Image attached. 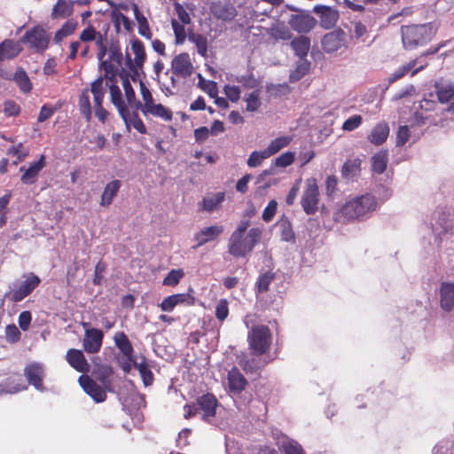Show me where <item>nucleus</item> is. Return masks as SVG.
<instances>
[{
	"label": "nucleus",
	"mask_w": 454,
	"mask_h": 454,
	"mask_svg": "<svg viewBox=\"0 0 454 454\" xmlns=\"http://www.w3.org/2000/svg\"><path fill=\"white\" fill-rule=\"evenodd\" d=\"M107 83L103 82L102 76L98 77L90 84V90L85 89L79 97V110L87 121H90L92 108L90 106V92L93 95L95 115L104 122L107 117V111L104 109L102 102L106 93Z\"/></svg>",
	"instance_id": "1"
},
{
	"label": "nucleus",
	"mask_w": 454,
	"mask_h": 454,
	"mask_svg": "<svg viewBox=\"0 0 454 454\" xmlns=\"http://www.w3.org/2000/svg\"><path fill=\"white\" fill-rule=\"evenodd\" d=\"M261 236L262 231L259 228H252L247 234L241 236L231 235L228 252L234 257H245L259 243Z\"/></svg>",
	"instance_id": "2"
},
{
	"label": "nucleus",
	"mask_w": 454,
	"mask_h": 454,
	"mask_svg": "<svg viewBox=\"0 0 454 454\" xmlns=\"http://www.w3.org/2000/svg\"><path fill=\"white\" fill-rule=\"evenodd\" d=\"M377 202L370 194L350 200L340 209V214L347 219H356L376 209Z\"/></svg>",
	"instance_id": "3"
},
{
	"label": "nucleus",
	"mask_w": 454,
	"mask_h": 454,
	"mask_svg": "<svg viewBox=\"0 0 454 454\" xmlns=\"http://www.w3.org/2000/svg\"><path fill=\"white\" fill-rule=\"evenodd\" d=\"M247 340L249 348L254 355L265 354L270 347L272 337L270 329L265 325L253 326L248 333Z\"/></svg>",
	"instance_id": "4"
},
{
	"label": "nucleus",
	"mask_w": 454,
	"mask_h": 454,
	"mask_svg": "<svg viewBox=\"0 0 454 454\" xmlns=\"http://www.w3.org/2000/svg\"><path fill=\"white\" fill-rule=\"evenodd\" d=\"M402 40L403 47L412 50L429 41L430 29L426 25L402 27Z\"/></svg>",
	"instance_id": "5"
},
{
	"label": "nucleus",
	"mask_w": 454,
	"mask_h": 454,
	"mask_svg": "<svg viewBox=\"0 0 454 454\" xmlns=\"http://www.w3.org/2000/svg\"><path fill=\"white\" fill-rule=\"evenodd\" d=\"M301 203L307 215H313L317 211L319 191L316 179L310 178L307 180Z\"/></svg>",
	"instance_id": "6"
},
{
	"label": "nucleus",
	"mask_w": 454,
	"mask_h": 454,
	"mask_svg": "<svg viewBox=\"0 0 454 454\" xmlns=\"http://www.w3.org/2000/svg\"><path fill=\"white\" fill-rule=\"evenodd\" d=\"M25 280L20 286L6 294L5 296L14 302L22 301L25 297L29 295L40 284L41 279L34 273L24 275Z\"/></svg>",
	"instance_id": "7"
},
{
	"label": "nucleus",
	"mask_w": 454,
	"mask_h": 454,
	"mask_svg": "<svg viewBox=\"0 0 454 454\" xmlns=\"http://www.w3.org/2000/svg\"><path fill=\"white\" fill-rule=\"evenodd\" d=\"M20 42L28 43L29 47L37 52L43 51L48 47L49 35L43 27H35L26 32Z\"/></svg>",
	"instance_id": "8"
},
{
	"label": "nucleus",
	"mask_w": 454,
	"mask_h": 454,
	"mask_svg": "<svg viewBox=\"0 0 454 454\" xmlns=\"http://www.w3.org/2000/svg\"><path fill=\"white\" fill-rule=\"evenodd\" d=\"M322 46L328 53L335 52L347 47L345 32L337 29L327 33L322 39Z\"/></svg>",
	"instance_id": "9"
},
{
	"label": "nucleus",
	"mask_w": 454,
	"mask_h": 454,
	"mask_svg": "<svg viewBox=\"0 0 454 454\" xmlns=\"http://www.w3.org/2000/svg\"><path fill=\"white\" fill-rule=\"evenodd\" d=\"M171 71L173 74L187 78L193 72V66L190 55L186 52L176 55L171 62Z\"/></svg>",
	"instance_id": "10"
},
{
	"label": "nucleus",
	"mask_w": 454,
	"mask_h": 454,
	"mask_svg": "<svg viewBox=\"0 0 454 454\" xmlns=\"http://www.w3.org/2000/svg\"><path fill=\"white\" fill-rule=\"evenodd\" d=\"M104 333L101 330L92 328L84 333L82 340L83 349L89 354L99 352L103 343Z\"/></svg>",
	"instance_id": "11"
},
{
	"label": "nucleus",
	"mask_w": 454,
	"mask_h": 454,
	"mask_svg": "<svg viewBox=\"0 0 454 454\" xmlns=\"http://www.w3.org/2000/svg\"><path fill=\"white\" fill-rule=\"evenodd\" d=\"M195 298L190 294H176L166 297L160 304L161 310L171 312L177 305L191 306L193 305Z\"/></svg>",
	"instance_id": "12"
},
{
	"label": "nucleus",
	"mask_w": 454,
	"mask_h": 454,
	"mask_svg": "<svg viewBox=\"0 0 454 454\" xmlns=\"http://www.w3.org/2000/svg\"><path fill=\"white\" fill-rule=\"evenodd\" d=\"M79 383L83 390L97 403L104 402L106 398V391L87 375L79 377Z\"/></svg>",
	"instance_id": "13"
},
{
	"label": "nucleus",
	"mask_w": 454,
	"mask_h": 454,
	"mask_svg": "<svg viewBox=\"0 0 454 454\" xmlns=\"http://www.w3.org/2000/svg\"><path fill=\"white\" fill-rule=\"evenodd\" d=\"M223 232V227L222 225H212L200 229L194 235V240L197 245L193 248H197L205 245L206 243L211 242L216 239Z\"/></svg>",
	"instance_id": "14"
},
{
	"label": "nucleus",
	"mask_w": 454,
	"mask_h": 454,
	"mask_svg": "<svg viewBox=\"0 0 454 454\" xmlns=\"http://www.w3.org/2000/svg\"><path fill=\"white\" fill-rule=\"evenodd\" d=\"M24 374L27 381L37 390H43V379L44 377V369L41 364L34 363L28 364L24 370Z\"/></svg>",
	"instance_id": "15"
},
{
	"label": "nucleus",
	"mask_w": 454,
	"mask_h": 454,
	"mask_svg": "<svg viewBox=\"0 0 454 454\" xmlns=\"http://www.w3.org/2000/svg\"><path fill=\"white\" fill-rule=\"evenodd\" d=\"M288 23L293 29L300 33H307L316 25V21L313 17L303 13L291 15Z\"/></svg>",
	"instance_id": "16"
},
{
	"label": "nucleus",
	"mask_w": 454,
	"mask_h": 454,
	"mask_svg": "<svg viewBox=\"0 0 454 454\" xmlns=\"http://www.w3.org/2000/svg\"><path fill=\"white\" fill-rule=\"evenodd\" d=\"M66 359L67 363L72 366L74 370L79 372H87L90 369V365L82 353L80 349L70 348L67 350L66 355Z\"/></svg>",
	"instance_id": "17"
},
{
	"label": "nucleus",
	"mask_w": 454,
	"mask_h": 454,
	"mask_svg": "<svg viewBox=\"0 0 454 454\" xmlns=\"http://www.w3.org/2000/svg\"><path fill=\"white\" fill-rule=\"evenodd\" d=\"M238 358L239 364L246 372H254L262 369L267 364L266 361L262 360L260 356L254 355V352L251 356L241 354Z\"/></svg>",
	"instance_id": "18"
},
{
	"label": "nucleus",
	"mask_w": 454,
	"mask_h": 454,
	"mask_svg": "<svg viewBox=\"0 0 454 454\" xmlns=\"http://www.w3.org/2000/svg\"><path fill=\"white\" fill-rule=\"evenodd\" d=\"M45 166L44 156L42 155L40 160L30 164V166L25 169L24 167L20 168V171H24L20 180L25 184H32L36 182L39 172Z\"/></svg>",
	"instance_id": "19"
},
{
	"label": "nucleus",
	"mask_w": 454,
	"mask_h": 454,
	"mask_svg": "<svg viewBox=\"0 0 454 454\" xmlns=\"http://www.w3.org/2000/svg\"><path fill=\"white\" fill-rule=\"evenodd\" d=\"M228 385L231 393L239 394L246 388L247 380L238 368L233 367L228 372Z\"/></svg>",
	"instance_id": "20"
},
{
	"label": "nucleus",
	"mask_w": 454,
	"mask_h": 454,
	"mask_svg": "<svg viewBox=\"0 0 454 454\" xmlns=\"http://www.w3.org/2000/svg\"><path fill=\"white\" fill-rule=\"evenodd\" d=\"M20 41L16 42L13 40L6 39L0 44V62L14 59L22 51Z\"/></svg>",
	"instance_id": "21"
},
{
	"label": "nucleus",
	"mask_w": 454,
	"mask_h": 454,
	"mask_svg": "<svg viewBox=\"0 0 454 454\" xmlns=\"http://www.w3.org/2000/svg\"><path fill=\"white\" fill-rule=\"evenodd\" d=\"M315 12L319 14L320 24L325 28L333 27L339 18L338 12L327 6H317L315 7Z\"/></svg>",
	"instance_id": "22"
},
{
	"label": "nucleus",
	"mask_w": 454,
	"mask_h": 454,
	"mask_svg": "<svg viewBox=\"0 0 454 454\" xmlns=\"http://www.w3.org/2000/svg\"><path fill=\"white\" fill-rule=\"evenodd\" d=\"M441 307L450 311L454 309V283H442L440 288Z\"/></svg>",
	"instance_id": "23"
},
{
	"label": "nucleus",
	"mask_w": 454,
	"mask_h": 454,
	"mask_svg": "<svg viewBox=\"0 0 454 454\" xmlns=\"http://www.w3.org/2000/svg\"><path fill=\"white\" fill-rule=\"evenodd\" d=\"M197 404L204 411L205 419L208 420L215 415L217 400L213 395L207 394L202 395L198 399Z\"/></svg>",
	"instance_id": "24"
},
{
	"label": "nucleus",
	"mask_w": 454,
	"mask_h": 454,
	"mask_svg": "<svg viewBox=\"0 0 454 454\" xmlns=\"http://www.w3.org/2000/svg\"><path fill=\"white\" fill-rule=\"evenodd\" d=\"M123 121L125 122L126 128L128 130L130 129V126H132L135 129H137L140 134L146 133V128L139 117L137 114V110L134 109L132 113H129V109L125 110L123 115H120Z\"/></svg>",
	"instance_id": "25"
},
{
	"label": "nucleus",
	"mask_w": 454,
	"mask_h": 454,
	"mask_svg": "<svg viewBox=\"0 0 454 454\" xmlns=\"http://www.w3.org/2000/svg\"><path fill=\"white\" fill-rule=\"evenodd\" d=\"M435 92L441 103L449 102L454 96V83L439 81L435 82Z\"/></svg>",
	"instance_id": "26"
},
{
	"label": "nucleus",
	"mask_w": 454,
	"mask_h": 454,
	"mask_svg": "<svg viewBox=\"0 0 454 454\" xmlns=\"http://www.w3.org/2000/svg\"><path fill=\"white\" fill-rule=\"evenodd\" d=\"M114 340L116 347L121 351L123 356H125L129 361L134 362L132 357L134 350L127 335L123 332H118L114 334Z\"/></svg>",
	"instance_id": "27"
},
{
	"label": "nucleus",
	"mask_w": 454,
	"mask_h": 454,
	"mask_svg": "<svg viewBox=\"0 0 454 454\" xmlns=\"http://www.w3.org/2000/svg\"><path fill=\"white\" fill-rule=\"evenodd\" d=\"M389 134V127L386 122H380L376 125L372 130L371 134L368 137V139L371 143L374 145H381L387 138Z\"/></svg>",
	"instance_id": "28"
},
{
	"label": "nucleus",
	"mask_w": 454,
	"mask_h": 454,
	"mask_svg": "<svg viewBox=\"0 0 454 454\" xmlns=\"http://www.w3.org/2000/svg\"><path fill=\"white\" fill-rule=\"evenodd\" d=\"M74 2L67 0H58L52 8L51 17L53 19H64L73 13Z\"/></svg>",
	"instance_id": "29"
},
{
	"label": "nucleus",
	"mask_w": 454,
	"mask_h": 454,
	"mask_svg": "<svg viewBox=\"0 0 454 454\" xmlns=\"http://www.w3.org/2000/svg\"><path fill=\"white\" fill-rule=\"evenodd\" d=\"M142 114L145 116L152 115L165 121H170L173 118L172 111L160 103H155Z\"/></svg>",
	"instance_id": "30"
},
{
	"label": "nucleus",
	"mask_w": 454,
	"mask_h": 454,
	"mask_svg": "<svg viewBox=\"0 0 454 454\" xmlns=\"http://www.w3.org/2000/svg\"><path fill=\"white\" fill-rule=\"evenodd\" d=\"M121 187V181L114 180L108 183L101 195L100 205L102 207H108L113 202L114 198L116 196Z\"/></svg>",
	"instance_id": "31"
},
{
	"label": "nucleus",
	"mask_w": 454,
	"mask_h": 454,
	"mask_svg": "<svg viewBox=\"0 0 454 454\" xmlns=\"http://www.w3.org/2000/svg\"><path fill=\"white\" fill-rule=\"evenodd\" d=\"M139 86L143 102L137 100L135 109L140 110L142 113H144L153 105H154L155 101L153 99L151 90L146 87V85L142 81H140Z\"/></svg>",
	"instance_id": "32"
},
{
	"label": "nucleus",
	"mask_w": 454,
	"mask_h": 454,
	"mask_svg": "<svg viewBox=\"0 0 454 454\" xmlns=\"http://www.w3.org/2000/svg\"><path fill=\"white\" fill-rule=\"evenodd\" d=\"M361 160L358 158L348 160L342 166L343 177L352 179L357 176L361 171Z\"/></svg>",
	"instance_id": "33"
},
{
	"label": "nucleus",
	"mask_w": 454,
	"mask_h": 454,
	"mask_svg": "<svg viewBox=\"0 0 454 454\" xmlns=\"http://www.w3.org/2000/svg\"><path fill=\"white\" fill-rule=\"evenodd\" d=\"M214 14L223 20H232L237 16V10L231 4H220L215 6Z\"/></svg>",
	"instance_id": "34"
},
{
	"label": "nucleus",
	"mask_w": 454,
	"mask_h": 454,
	"mask_svg": "<svg viewBox=\"0 0 454 454\" xmlns=\"http://www.w3.org/2000/svg\"><path fill=\"white\" fill-rule=\"evenodd\" d=\"M291 46L300 59H304L309 50L310 40L306 36H299L291 42Z\"/></svg>",
	"instance_id": "35"
},
{
	"label": "nucleus",
	"mask_w": 454,
	"mask_h": 454,
	"mask_svg": "<svg viewBox=\"0 0 454 454\" xmlns=\"http://www.w3.org/2000/svg\"><path fill=\"white\" fill-rule=\"evenodd\" d=\"M110 90V96H111V102L113 105L117 108L118 113L120 115H123L125 113V110L128 108L126 104L124 103L122 99V95L120 88L115 85L112 84L109 87Z\"/></svg>",
	"instance_id": "36"
},
{
	"label": "nucleus",
	"mask_w": 454,
	"mask_h": 454,
	"mask_svg": "<svg viewBox=\"0 0 454 454\" xmlns=\"http://www.w3.org/2000/svg\"><path fill=\"white\" fill-rule=\"evenodd\" d=\"M292 141V137L282 136L273 139L270 145L265 148L270 157L278 153L280 150L287 146Z\"/></svg>",
	"instance_id": "37"
},
{
	"label": "nucleus",
	"mask_w": 454,
	"mask_h": 454,
	"mask_svg": "<svg viewBox=\"0 0 454 454\" xmlns=\"http://www.w3.org/2000/svg\"><path fill=\"white\" fill-rule=\"evenodd\" d=\"M14 82L17 83L20 90L28 93L32 90V83L29 77L23 68H18L14 74Z\"/></svg>",
	"instance_id": "38"
},
{
	"label": "nucleus",
	"mask_w": 454,
	"mask_h": 454,
	"mask_svg": "<svg viewBox=\"0 0 454 454\" xmlns=\"http://www.w3.org/2000/svg\"><path fill=\"white\" fill-rule=\"evenodd\" d=\"M309 67L310 63L308 60L301 59L297 62L295 69L290 74V81L294 82L301 79L308 73Z\"/></svg>",
	"instance_id": "39"
},
{
	"label": "nucleus",
	"mask_w": 454,
	"mask_h": 454,
	"mask_svg": "<svg viewBox=\"0 0 454 454\" xmlns=\"http://www.w3.org/2000/svg\"><path fill=\"white\" fill-rule=\"evenodd\" d=\"M224 199L223 192H217L215 194L208 195L203 200V208L206 211L211 212L215 210L218 205H220Z\"/></svg>",
	"instance_id": "40"
},
{
	"label": "nucleus",
	"mask_w": 454,
	"mask_h": 454,
	"mask_svg": "<svg viewBox=\"0 0 454 454\" xmlns=\"http://www.w3.org/2000/svg\"><path fill=\"white\" fill-rule=\"evenodd\" d=\"M77 23L73 20H67L60 29H59L54 35V42L60 43L65 37L70 35L76 29Z\"/></svg>",
	"instance_id": "41"
},
{
	"label": "nucleus",
	"mask_w": 454,
	"mask_h": 454,
	"mask_svg": "<svg viewBox=\"0 0 454 454\" xmlns=\"http://www.w3.org/2000/svg\"><path fill=\"white\" fill-rule=\"evenodd\" d=\"M270 157V155L266 149L261 151H254L249 155L247 163L249 168H257L262 165L264 160Z\"/></svg>",
	"instance_id": "42"
},
{
	"label": "nucleus",
	"mask_w": 454,
	"mask_h": 454,
	"mask_svg": "<svg viewBox=\"0 0 454 454\" xmlns=\"http://www.w3.org/2000/svg\"><path fill=\"white\" fill-rule=\"evenodd\" d=\"M189 41L193 43L196 47L198 53L201 56H206L207 52V41L205 36L200 34H191L189 35Z\"/></svg>",
	"instance_id": "43"
},
{
	"label": "nucleus",
	"mask_w": 454,
	"mask_h": 454,
	"mask_svg": "<svg viewBox=\"0 0 454 454\" xmlns=\"http://www.w3.org/2000/svg\"><path fill=\"white\" fill-rule=\"evenodd\" d=\"M284 454H305L301 446L295 441L284 440L279 447Z\"/></svg>",
	"instance_id": "44"
},
{
	"label": "nucleus",
	"mask_w": 454,
	"mask_h": 454,
	"mask_svg": "<svg viewBox=\"0 0 454 454\" xmlns=\"http://www.w3.org/2000/svg\"><path fill=\"white\" fill-rule=\"evenodd\" d=\"M134 363V367L138 370L143 382L145 386H150L153 381V374L145 363Z\"/></svg>",
	"instance_id": "45"
},
{
	"label": "nucleus",
	"mask_w": 454,
	"mask_h": 454,
	"mask_svg": "<svg viewBox=\"0 0 454 454\" xmlns=\"http://www.w3.org/2000/svg\"><path fill=\"white\" fill-rule=\"evenodd\" d=\"M417 64V60L410 61L409 63L400 67L397 68L388 78L389 82H395V81L403 77L406 74H408L411 70H412Z\"/></svg>",
	"instance_id": "46"
},
{
	"label": "nucleus",
	"mask_w": 454,
	"mask_h": 454,
	"mask_svg": "<svg viewBox=\"0 0 454 454\" xmlns=\"http://www.w3.org/2000/svg\"><path fill=\"white\" fill-rule=\"evenodd\" d=\"M122 87L124 90V94H125L128 105L131 108L135 109L137 99L136 98L135 90L127 77H125L122 81Z\"/></svg>",
	"instance_id": "47"
},
{
	"label": "nucleus",
	"mask_w": 454,
	"mask_h": 454,
	"mask_svg": "<svg viewBox=\"0 0 454 454\" xmlns=\"http://www.w3.org/2000/svg\"><path fill=\"white\" fill-rule=\"evenodd\" d=\"M269 34L275 39L286 40L290 37L288 28L283 23H276L270 28Z\"/></svg>",
	"instance_id": "48"
},
{
	"label": "nucleus",
	"mask_w": 454,
	"mask_h": 454,
	"mask_svg": "<svg viewBox=\"0 0 454 454\" xmlns=\"http://www.w3.org/2000/svg\"><path fill=\"white\" fill-rule=\"evenodd\" d=\"M387 158L384 153H379L372 157V170L378 174H381L387 168Z\"/></svg>",
	"instance_id": "49"
},
{
	"label": "nucleus",
	"mask_w": 454,
	"mask_h": 454,
	"mask_svg": "<svg viewBox=\"0 0 454 454\" xmlns=\"http://www.w3.org/2000/svg\"><path fill=\"white\" fill-rule=\"evenodd\" d=\"M244 100L247 103V110L248 112H254V111H256L260 107V106H261L260 90H255L253 92L249 93L244 98Z\"/></svg>",
	"instance_id": "50"
},
{
	"label": "nucleus",
	"mask_w": 454,
	"mask_h": 454,
	"mask_svg": "<svg viewBox=\"0 0 454 454\" xmlns=\"http://www.w3.org/2000/svg\"><path fill=\"white\" fill-rule=\"evenodd\" d=\"M273 279L274 274L270 271H267L262 274L256 282L257 293L261 294L268 291L269 286L270 285Z\"/></svg>",
	"instance_id": "51"
},
{
	"label": "nucleus",
	"mask_w": 454,
	"mask_h": 454,
	"mask_svg": "<svg viewBox=\"0 0 454 454\" xmlns=\"http://www.w3.org/2000/svg\"><path fill=\"white\" fill-rule=\"evenodd\" d=\"M131 49L135 55L136 65L137 67H142L145 59V53L143 43L138 40L134 41L131 44Z\"/></svg>",
	"instance_id": "52"
},
{
	"label": "nucleus",
	"mask_w": 454,
	"mask_h": 454,
	"mask_svg": "<svg viewBox=\"0 0 454 454\" xmlns=\"http://www.w3.org/2000/svg\"><path fill=\"white\" fill-rule=\"evenodd\" d=\"M184 276L182 270H171L163 280V285L168 286H176Z\"/></svg>",
	"instance_id": "53"
},
{
	"label": "nucleus",
	"mask_w": 454,
	"mask_h": 454,
	"mask_svg": "<svg viewBox=\"0 0 454 454\" xmlns=\"http://www.w3.org/2000/svg\"><path fill=\"white\" fill-rule=\"evenodd\" d=\"M295 159V153L292 152H286L279 155L275 159V166L280 168H286L292 165Z\"/></svg>",
	"instance_id": "54"
},
{
	"label": "nucleus",
	"mask_w": 454,
	"mask_h": 454,
	"mask_svg": "<svg viewBox=\"0 0 454 454\" xmlns=\"http://www.w3.org/2000/svg\"><path fill=\"white\" fill-rule=\"evenodd\" d=\"M229 315V307L228 301L226 299H221L215 307V317L216 318L223 322L224 321Z\"/></svg>",
	"instance_id": "55"
},
{
	"label": "nucleus",
	"mask_w": 454,
	"mask_h": 454,
	"mask_svg": "<svg viewBox=\"0 0 454 454\" xmlns=\"http://www.w3.org/2000/svg\"><path fill=\"white\" fill-rule=\"evenodd\" d=\"M171 25L175 34L176 43L177 44L183 43L186 37L185 29L184 27V24H180L176 20H172Z\"/></svg>",
	"instance_id": "56"
},
{
	"label": "nucleus",
	"mask_w": 454,
	"mask_h": 454,
	"mask_svg": "<svg viewBox=\"0 0 454 454\" xmlns=\"http://www.w3.org/2000/svg\"><path fill=\"white\" fill-rule=\"evenodd\" d=\"M281 229V239L284 241H292L294 239V233L292 229V225L288 221H282L279 223Z\"/></svg>",
	"instance_id": "57"
},
{
	"label": "nucleus",
	"mask_w": 454,
	"mask_h": 454,
	"mask_svg": "<svg viewBox=\"0 0 454 454\" xmlns=\"http://www.w3.org/2000/svg\"><path fill=\"white\" fill-rule=\"evenodd\" d=\"M7 154L16 156L18 160H23L28 155V150L21 143L8 149Z\"/></svg>",
	"instance_id": "58"
},
{
	"label": "nucleus",
	"mask_w": 454,
	"mask_h": 454,
	"mask_svg": "<svg viewBox=\"0 0 454 454\" xmlns=\"http://www.w3.org/2000/svg\"><path fill=\"white\" fill-rule=\"evenodd\" d=\"M277 207V201L273 200H270L262 212V219L267 223L270 222L273 219L274 215H276Z\"/></svg>",
	"instance_id": "59"
},
{
	"label": "nucleus",
	"mask_w": 454,
	"mask_h": 454,
	"mask_svg": "<svg viewBox=\"0 0 454 454\" xmlns=\"http://www.w3.org/2000/svg\"><path fill=\"white\" fill-rule=\"evenodd\" d=\"M5 337L7 341L15 343L20 338V332L15 325H9L5 329Z\"/></svg>",
	"instance_id": "60"
},
{
	"label": "nucleus",
	"mask_w": 454,
	"mask_h": 454,
	"mask_svg": "<svg viewBox=\"0 0 454 454\" xmlns=\"http://www.w3.org/2000/svg\"><path fill=\"white\" fill-rule=\"evenodd\" d=\"M362 123L361 115H353L350 118L347 119L343 125L342 129L346 131H352L358 128Z\"/></svg>",
	"instance_id": "61"
},
{
	"label": "nucleus",
	"mask_w": 454,
	"mask_h": 454,
	"mask_svg": "<svg viewBox=\"0 0 454 454\" xmlns=\"http://www.w3.org/2000/svg\"><path fill=\"white\" fill-rule=\"evenodd\" d=\"M98 32L91 26L89 25L85 29H83L80 35V40L82 42H91L97 38Z\"/></svg>",
	"instance_id": "62"
},
{
	"label": "nucleus",
	"mask_w": 454,
	"mask_h": 454,
	"mask_svg": "<svg viewBox=\"0 0 454 454\" xmlns=\"http://www.w3.org/2000/svg\"><path fill=\"white\" fill-rule=\"evenodd\" d=\"M175 12L183 24H189L191 22V18L186 10L183 7V5L179 3H176L174 4Z\"/></svg>",
	"instance_id": "63"
},
{
	"label": "nucleus",
	"mask_w": 454,
	"mask_h": 454,
	"mask_svg": "<svg viewBox=\"0 0 454 454\" xmlns=\"http://www.w3.org/2000/svg\"><path fill=\"white\" fill-rule=\"evenodd\" d=\"M224 93L226 97L232 102H237L240 97V90L237 86L225 85Z\"/></svg>",
	"instance_id": "64"
}]
</instances>
